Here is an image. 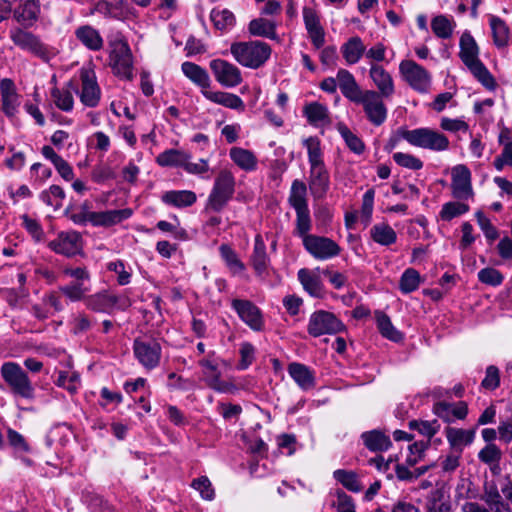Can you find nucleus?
Listing matches in <instances>:
<instances>
[{
  "mask_svg": "<svg viewBox=\"0 0 512 512\" xmlns=\"http://www.w3.org/2000/svg\"><path fill=\"white\" fill-rule=\"evenodd\" d=\"M459 57L471 74L487 89L496 87L494 77L479 58L480 48L469 31L463 32L459 40Z\"/></svg>",
  "mask_w": 512,
  "mask_h": 512,
  "instance_id": "obj_1",
  "label": "nucleus"
},
{
  "mask_svg": "<svg viewBox=\"0 0 512 512\" xmlns=\"http://www.w3.org/2000/svg\"><path fill=\"white\" fill-rule=\"evenodd\" d=\"M230 51L240 65L251 69L261 67L271 56V47L259 40L232 43Z\"/></svg>",
  "mask_w": 512,
  "mask_h": 512,
  "instance_id": "obj_2",
  "label": "nucleus"
},
{
  "mask_svg": "<svg viewBox=\"0 0 512 512\" xmlns=\"http://www.w3.org/2000/svg\"><path fill=\"white\" fill-rule=\"evenodd\" d=\"M0 373L15 396L32 400L35 397V388L27 373L18 363L6 362L1 366Z\"/></svg>",
  "mask_w": 512,
  "mask_h": 512,
  "instance_id": "obj_3",
  "label": "nucleus"
},
{
  "mask_svg": "<svg viewBox=\"0 0 512 512\" xmlns=\"http://www.w3.org/2000/svg\"><path fill=\"white\" fill-rule=\"evenodd\" d=\"M398 133L409 144L423 149L445 151L449 147L448 138L444 134L430 128L402 129Z\"/></svg>",
  "mask_w": 512,
  "mask_h": 512,
  "instance_id": "obj_4",
  "label": "nucleus"
},
{
  "mask_svg": "<svg viewBox=\"0 0 512 512\" xmlns=\"http://www.w3.org/2000/svg\"><path fill=\"white\" fill-rule=\"evenodd\" d=\"M235 191V178L230 171L222 170L215 179L209 194L206 210L220 212L232 199Z\"/></svg>",
  "mask_w": 512,
  "mask_h": 512,
  "instance_id": "obj_5",
  "label": "nucleus"
},
{
  "mask_svg": "<svg viewBox=\"0 0 512 512\" xmlns=\"http://www.w3.org/2000/svg\"><path fill=\"white\" fill-rule=\"evenodd\" d=\"M9 37L12 43L19 49L29 52L43 60H48L47 47L34 33L22 27H13L9 30Z\"/></svg>",
  "mask_w": 512,
  "mask_h": 512,
  "instance_id": "obj_6",
  "label": "nucleus"
},
{
  "mask_svg": "<svg viewBox=\"0 0 512 512\" xmlns=\"http://www.w3.org/2000/svg\"><path fill=\"white\" fill-rule=\"evenodd\" d=\"M399 71L411 88L419 93L429 91L431 75L424 67L413 60H403L399 65Z\"/></svg>",
  "mask_w": 512,
  "mask_h": 512,
  "instance_id": "obj_7",
  "label": "nucleus"
},
{
  "mask_svg": "<svg viewBox=\"0 0 512 512\" xmlns=\"http://www.w3.org/2000/svg\"><path fill=\"white\" fill-rule=\"evenodd\" d=\"M345 328L344 324L331 312L318 310L311 314L307 327L313 337L336 334Z\"/></svg>",
  "mask_w": 512,
  "mask_h": 512,
  "instance_id": "obj_8",
  "label": "nucleus"
},
{
  "mask_svg": "<svg viewBox=\"0 0 512 512\" xmlns=\"http://www.w3.org/2000/svg\"><path fill=\"white\" fill-rule=\"evenodd\" d=\"M133 352L139 363L147 370L156 368L161 359V345L152 338H136L133 343Z\"/></svg>",
  "mask_w": 512,
  "mask_h": 512,
  "instance_id": "obj_9",
  "label": "nucleus"
},
{
  "mask_svg": "<svg viewBox=\"0 0 512 512\" xmlns=\"http://www.w3.org/2000/svg\"><path fill=\"white\" fill-rule=\"evenodd\" d=\"M85 305L88 309L98 313H110L114 307L126 309L131 306V301L125 296H118L106 290L88 295L85 298Z\"/></svg>",
  "mask_w": 512,
  "mask_h": 512,
  "instance_id": "obj_10",
  "label": "nucleus"
},
{
  "mask_svg": "<svg viewBox=\"0 0 512 512\" xmlns=\"http://www.w3.org/2000/svg\"><path fill=\"white\" fill-rule=\"evenodd\" d=\"M381 98L377 91L365 90L355 102L363 106L368 120L375 126H380L387 118V108Z\"/></svg>",
  "mask_w": 512,
  "mask_h": 512,
  "instance_id": "obj_11",
  "label": "nucleus"
},
{
  "mask_svg": "<svg viewBox=\"0 0 512 512\" xmlns=\"http://www.w3.org/2000/svg\"><path fill=\"white\" fill-rule=\"evenodd\" d=\"M306 251L318 260H327L340 254V246L332 239L324 236H306L302 242Z\"/></svg>",
  "mask_w": 512,
  "mask_h": 512,
  "instance_id": "obj_12",
  "label": "nucleus"
},
{
  "mask_svg": "<svg viewBox=\"0 0 512 512\" xmlns=\"http://www.w3.org/2000/svg\"><path fill=\"white\" fill-rule=\"evenodd\" d=\"M81 89L78 92L81 103L90 108L97 107L101 99V89L93 69L80 70Z\"/></svg>",
  "mask_w": 512,
  "mask_h": 512,
  "instance_id": "obj_13",
  "label": "nucleus"
},
{
  "mask_svg": "<svg viewBox=\"0 0 512 512\" xmlns=\"http://www.w3.org/2000/svg\"><path fill=\"white\" fill-rule=\"evenodd\" d=\"M110 61L117 75L127 80L133 78L132 53L127 42L117 41L113 44Z\"/></svg>",
  "mask_w": 512,
  "mask_h": 512,
  "instance_id": "obj_14",
  "label": "nucleus"
},
{
  "mask_svg": "<svg viewBox=\"0 0 512 512\" xmlns=\"http://www.w3.org/2000/svg\"><path fill=\"white\" fill-rule=\"evenodd\" d=\"M48 247L57 254L72 257L82 250V236L76 231L60 232L56 239L48 243Z\"/></svg>",
  "mask_w": 512,
  "mask_h": 512,
  "instance_id": "obj_15",
  "label": "nucleus"
},
{
  "mask_svg": "<svg viewBox=\"0 0 512 512\" xmlns=\"http://www.w3.org/2000/svg\"><path fill=\"white\" fill-rule=\"evenodd\" d=\"M232 308L239 318L254 331H261L264 328V321L260 309L250 300L233 299Z\"/></svg>",
  "mask_w": 512,
  "mask_h": 512,
  "instance_id": "obj_16",
  "label": "nucleus"
},
{
  "mask_svg": "<svg viewBox=\"0 0 512 512\" xmlns=\"http://www.w3.org/2000/svg\"><path fill=\"white\" fill-rule=\"evenodd\" d=\"M210 69L215 79L224 87H235L242 82L239 68L226 60H212L210 62Z\"/></svg>",
  "mask_w": 512,
  "mask_h": 512,
  "instance_id": "obj_17",
  "label": "nucleus"
},
{
  "mask_svg": "<svg viewBox=\"0 0 512 512\" xmlns=\"http://www.w3.org/2000/svg\"><path fill=\"white\" fill-rule=\"evenodd\" d=\"M452 194L459 200H467L473 196L471 172L466 165L458 164L452 168Z\"/></svg>",
  "mask_w": 512,
  "mask_h": 512,
  "instance_id": "obj_18",
  "label": "nucleus"
},
{
  "mask_svg": "<svg viewBox=\"0 0 512 512\" xmlns=\"http://www.w3.org/2000/svg\"><path fill=\"white\" fill-rule=\"evenodd\" d=\"M0 96V110L8 118H14L18 113L20 106V95L17 92L13 80L10 78H4L0 81Z\"/></svg>",
  "mask_w": 512,
  "mask_h": 512,
  "instance_id": "obj_19",
  "label": "nucleus"
},
{
  "mask_svg": "<svg viewBox=\"0 0 512 512\" xmlns=\"http://www.w3.org/2000/svg\"><path fill=\"white\" fill-rule=\"evenodd\" d=\"M303 20L307 33L315 48H321L325 43V31L320 23L317 12L308 6L303 8Z\"/></svg>",
  "mask_w": 512,
  "mask_h": 512,
  "instance_id": "obj_20",
  "label": "nucleus"
},
{
  "mask_svg": "<svg viewBox=\"0 0 512 512\" xmlns=\"http://www.w3.org/2000/svg\"><path fill=\"white\" fill-rule=\"evenodd\" d=\"M330 187V176L325 165H317L310 167L309 189L316 199L323 198Z\"/></svg>",
  "mask_w": 512,
  "mask_h": 512,
  "instance_id": "obj_21",
  "label": "nucleus"
},
{
  "mask_svg": "<svg viewBox=\"0 0 512 512\" xmlns=\"http://www.w3.org/2000/svg\"><path fill=\"white\" fill-rule=\"evenodd\" d=\"M14 19L23 26H32L41 13L40 0H20L19 5L13 9Z\"/></svg>",
  "mask_w": 512,
  "mask_h": 512,
  "instance_id": "obj_22",
  "label": "nucleus"
},
{
  "mask_svg": "<svg viewBox=\"0 0 512 512\" xmlns=\"http://www.w3.org/2000/svg\"><path fill=\"white\" fill-rule=\"evenodd\" d=\"M369 76L378 89V94L384 98H390L394 92V81L388 71L383 66L372 63L369 70Z\"/></svg>",
  "mask_w": 512,
  "mask_h": 512,
  "instance_id": "obj_23",
  "label": "nucleus"
},
{
  "mask_svg": "<svg viewBox=\"0 0 512 512\" xmlns=\"http://www.w3.org/2000/svg\"><path fill=\"white\" fill-rule=\"evenodd\" d=\"M214 355V352L201 359L198 363L204 368V380L208 387L218 392H226L228 390V384L221 380V372L218 369L217 363L210 359Z\"/></svg>",
  "mask_w": 512,
  "mask_h": 512,
  "instance_id": "obj_24",
  "label": "nucleus"
},
{
  "mask_svg": "<svg viewBox=\"0 0 512 512\" xmlns=\"http://www.w3.org/2000/svg\"><path fill=\"white\" fill-rule=\"evenodd\" d=\"M250 262L256 275L263 277L270 264V258L266 252V244L260 234L255 236Z\"/></svg>",
  "mask_w": 512,
  "mask_h": 512,
  "instance_id": "obj_25",
  "label": "nucleus"
},
{
  "mask_svg": "<svg viewBox=\"0 0 512 512\" xmlns=\"http://www.w3.org/2000/svg\"><path fill=\"white\" fill-rule=\"evenodd\" d=\"M132 214L133 211L130 208L96 212L92 215V225L111 227L129 219Z\"/></svg>",
  "mask_w": 512,
  "mask_h": 512,
  "instance_id": "obj_26",
  "label": "nucleus"
},
{
  "mask_svg": "<svg viewBox=\"0 0 512 512\" xmlns=\"http://www.w3.org/2000/svg\"><path fill=\"white\" fill-rule=\"evenodd\" d=\"M337 84L344 97L352 102H356L364 91L357 84L354 76L346 69H340L337 73Z\"/></svg>",
  "mask_w": 512,
  "mask_h": 512,
  "instance_id": "obj_27",
  "label": "nucleus"
},
{
  "mask_svg": "<svg viewBox=\"0 0 512 512\" xmlns=\"http://www.w3.org/2000/svg\"><path fill=\"white\" fill-rule=\"evenodd\" d=\"M76 39L87 49L99 51L103 48L104 41L99 31L91 25H82L75 30Z\"/></svg>",
  "mask_w": 512,
  "mask_h": 512,
  "instance_id": "obj_28",
  "label": "nucleus"
},
{
  "mask_svg": "<svg viewBox=\"0 0 512 512\" xmlns=\"http://www.w3.org/2000/svg\"><path fill=\"white\" fill-rule=\"evenodd\" d=\"M202 94L204 97L211 102H214L218 105H222L224 107L234 109L237 111H244L245 104L243 100L236 94L223 92V91H209L202 90Z\"/></svg>",
  "mask_w": 512,
  "mask_h": 512,
  "instance_id": "obj_29",
  "label": "nucleus"
},
{
  "mask_svg": "<svg viewBox=\"0 0 512 512\" xmlns=\"http://www.w3.org/2000/svg\"><path fill=\"white\" fill-rule=\"evenodd\" d=\"M447 441L455 452L462 453L463 447L470 445L475 437L473 429L465 430L461 428L447 427L445 429Z\"/></svg>",
  "mask_w": 512,
  "mask_h": 512,
  "instance_id": "obj_30",
  "label": "nucleus"
},
{
  "mask_svg": "<svg viewBox=\"0 0 512 512\" xmlns=\"http://www.w3.org/2000/svg\"><path fill=\"white\" fill-rule=\"evenodd\" d=\"M288 373L297 385L303 390L315 386L314 372L306 365L293 362L288 365Z\"/></svg>",
  "mask_w": 512,
  "mask_h": 512,
  "instance_id": "obj_31",
  "label": "nucleus"
},
{
  "mask_svg": "<svg viewBox=\"0 0 512 512\" xmlns=\"http://www.w3.org/2000/svg\"><path fill=\"white\" fill-rule=\"evenodd\" d=\"M298 280L302 284L304 290L313 297H322L323 285L320 276L315 272L306 268L298 271Z\"/></svg>",
  "mask_w": 512,
  "mask_h": 512,
  "instance_id": "obj_32",
  "label": "nucleus"
},
{
  "mask_svg": "<svg viewBox=\"0 0 512 512\" xmlns=\"http://www.w3.org/2000/svg\"><path fill=\"white\" fill-rule=\"evenodd\" d=\"M161 200L167 204L177 208L192 206L196 200V194L190 190H171L165 192Z\"/></svg>",
  "mask_w": 512,
  "mask_h": 512,
  "instance_id": "obj_33",
  "label": "nucleus"
},
{
  "mask_svg": "<svg viewBox=\"0 0 512 512\" xmlns=\"http://www.w3.org/2000/svg\"><path fill=\"white\" fill-rule=\"evenodd\" d=\"M366 51L359 36L349 38L341 47V53L346 63L349 65L356 64Z\"/></svg>",
  "mask_w": 512,
  "mask_h": 512,
  "instance_id": "obj_34",
  "label": "nucleus"
},
{
  "mask_svg": "<svg viewBox=\"0 0 512 512\" xmlns=\"http://www.w3.org/2000/svg\"><path fill=\"white\" fill-rule=\"evenodd\" d=\"M183 74L194 84L207 90L210 86V77L205 69L193 62H184L181 65Z\"/></svg>",
  "mask_w": 512,
  "mask_h": 512,
  "instance_id": "obj_35",
  "label": "nucleus"
},
{
  "mask_svg": "<svg viewBox=\"0 0 512 512\" xmlns=\"http://www.w3.org/2000/svg\"><path fill=\"white\" fill-rule=\"evenodd\" d=\"M361 438L364 445L373 452L386 451L392 445L390 438L378 430L364 432Z\"/></svg>",
  "mask_w": 512,
  "mask_h": 512,
  "instance_id": "obj_36",
  "label": "nucleus"
},
{
  "mask_svg": "<svg viewBox=\"0 0 512 512\" xmlns=\"http://www.w3.org/2000/svg\"><path fill=\"white\" fill-rule=\"evenodd\" d=\"M191 156L182 150L168 149L160 153L156 162L162 167H184L186 160H190Z\"/></svg>",
  "mask_w": 512,
  "mask_h": 512,
  "instance_id": "obj_37",
  "label": "nucleus"
},
{
  "mask_svg": "<svg viewBox=\"0 0 512 512\" xmlns=\"http://www.w3.org/2000/svg\"><path fill=\"white\" fill-rule=\"evenodd\" d=\"M74 89L73 83H68V88L59 89L57 87L51 90V97L56 107L64 112H70L74 106V98L72 94Z\"/></svg>",
  "mask_w": 512,
  "mask_h": 512,
  "instance_id": "obj_38",
  "label": "nucleus"
},
{
  "mask_svg": "<svg viewBox=\"0 0 512 512\" xmlns=\"http://www.w3.org/2000/svg\"><path fill=\"white\" fill-rule=\"evenodd\" d=\"M308 122L312 125L328 124L329 123V111L327 106L312 102L307 104L303 110Z\"/></svg>",
  "mask_w": 512,
  "mask_h": 512,
  "instance_id": "obj_39",
  "label": "nucleus"
},
{
  "mask_svg": "<svg viewBox=\"0 0 512 512\" xmlns=\"http://www.w3.org/2000/svg\"><path fill=\"white\" fill-rule=\"evenodd\" d=\"M249 33L254 36L276 39V24L266 18H257L250 21L248 26Z\"/></svg>",
  "mask_w": 512,
  "mask_h": 512,
  "instance_id": "obj_40",
  "label": "nucleus"
},
{
  "mask_svg": "<svg viewBox=\"0 0 512 512\" xmlns=\"http://www.w3.org/2000/svg\"><path fill=\"white\" fill-rule=\"evenodd\" d=\"M229 155L233 162L243 170L252 171L257 166L255 155L247 149L233 147L230 149Z\"/></svg>",
  "mask_w": 512,
  "mask_h": 512,
  "instance_id": "obj_41",
  "label": "nucleus"
},
{
  "mask_svg": "<svg viewBox=\"0 0 512 512\" xmlns=\"http://www.w3.org/2000/svg\"><path fill=\"white\" fill-rule=\"evenodd\" d=\"M97 11L105 16L120 20L124 19L126 15L130 13V8L125 0H117L114 3L101 1L97 4Z\"/></svg>",
  "mask_w": 512,
  "mask_h": 512,
  "instance_id": "obj_42",
  "label": "nucleus"
},
{
  "mask_svg": "<svg viewBox=\"0 0 512 512\" xmlns=\"http://www.w3.org/2000/svg\"><path fill=\"white\" fill-rule=\"evenodd\" d=\"M371 238L378 244L389 246L396 242L397 234L394 229L386 223H379L370 229Z\"/></svg>",
  "mask_w": 512,
  "mask_h": 512,
  "instance_id": "obj_43",
  "label": "nucleus"
},
{
  "mask_svg": "<svg viewBox=\"0 0 512 512\" xmlns=\"http://www.w3.org/2000/svg\"><path fill=\"white\" fill-rule=\"evenodd\" d=\"M377 327L381 335L391 341L399 342L403 339V334L392 324L390 318L383 312H376Z\"/></svg>",
  "mask_w": 512,
  "mask_h": 512,
  "instance_id": "obj_44",
  "label": "nucleus"
},
{
  "mask_svg": "<svg viewBox=\"0 0 512 512\" xmlns=\"http://www.w3.org/2000/svg\"><path fill=\"white\" fill-rule=\"evenodd\" d=\"M490 26L494 44L497 47H504L508 43L509 29L506 23L498 16H490Z\"/></svg>",
  "mask_w": 512,
  "mask_h": 512,
  "instance_id": "obj_45",
  "label": "nucleus"
},
{
  "mask_svg": "<svg viewBox=\"0 0 512 512\" xmlns=\"http://www.w3.org/2000/svg\"><path fill=\"white\" fill-rule=\"evenodd\" d=\"M219 252L230 272L234 275L245 270L244 263L239 259L237 253L227 244L219 247Z\"/></svg>",
  "mask_w": 512,
  "mask_h": 512,
  "instance_id": "obj_46",
  "label": "nucleus"
},
{
  "mask_svg": "<svg viewBox=\"0 0 512 512\" xmlns=\"http://www.w3.org/2000/svg\"><path fill=\"white\" fill-rule=\"evenodd\" d=\"M425 512H452V505L450 500L437 490L428 496Z\"/></svg>",
  "mask_w": 512,
  "mask_h": 512,
  "instance_id": "obj_47",
  "label": "nucleus"
},
{
  "mask_svg": "<svg viewBox=\"0 0 512 512\" xmlns=\"http://www.w3.org/2000/svg\"><path fill=\"white\" fill-rule=\"evenodd\" d=\"M455 23L445 15H438L431 21L433 33L441 39H448L452 36Z\"/></svg>",
  "mask_w": 512,
  "mask_h": 512,
  "instance_id": "obj_48",
  "label": "nucleus"
},
{
  "mask_svg": "<svg viewBox=\"0 0 512 512\" xmlns=\"http://www.w3.org/2000/svg\"><path fill=\"white\" fill-rule=\"evenodd\" d=\"M306 191L307 188L303 182L299 180L293 181L289 196V203L294 208V210L308 208Z\"/></svg>",
  "mask_w": 512,
  "mask_h": 512,
  "instance_id": "obj_49",
  "label": "nucleus"
},
{
  "mask_svg": "<svg viewBox=\"0 0 512 512\" xmlns=\"http://www.w3.org/2000/svg\"><path fill=\"white\" fill-rule=\"evenodd\" d=\"M337 131L344 139L348 148L355 154H362L365 150L363 141L354 134L345 124L339 123L337 125Z\"/></svg>",
  "mask_w": 512,
  "mask_h": 512,
  "instance_id": "obj_50",
  "label": "nucleus"
},
{
  "mask_svg": "<svg viewBox=\"0 0 512 512\" xmlns=\"http://www.w3.org/2000/svg\"><path fill=\"white\" fill-rule=\"evenodd\" d=\"M60 291L72 302L84 301L90 288L83 282H71L61 286Z\"/></svg>",
  "mask_w": 512,
  "mask_h": 512,
  "instance_id": "obj_51",
  "label": "nucleus"
},
{
  "mask_svg": "<svg viewBox=\"0 0 512 512\" xmlns=\"http://www.w3.org/2000/svg\"><path fill=\"white\" fill-rule=\"evenodd\" d=\"M334 478L352 492H360L363 488L356 473L353 471L338 469L334 471Z\"/></svg>",
  "mask_w": 512,
  "mask_h": 512,
  "instance_id": "obj_52",
  "label": "nucleus"
},
{
  "mask_svg": "<svg viewBox=\"0 0 512 512\" xmlns=\"http://www.w3.org/2000/svg\"><path fill=\"white\" fill-rule=\"evenodd\" d=\"M307 148L308 161L311 166L323 165L322 150L320 140L317 137H309L303 141Z\"/></svg>",
  "mask_w": 512,
  "mask_h": 512,
  "instance_id": "obj_53",
  "label": "nucleus"
},
{
  "mask_svg": "<svg viewBox=\"0 0 512 512\" xmlns=\"http://www.w3.org/2000/svg\"><path fill=\"white\" fill-rule=\"evenodd\" d=\"M296 212V229L295 234L302 238L304 241L306 236H310L309 231L311 230V218L309 208L295 210Z\"/></svg>",
  "mask_w": 512,
  "mask_h": 512,
  "instance_id": "obj_54",
  "label": "nucleus"
},
{
  "mask_svg": "<svg viewBox=\"0 0 512 512\" xmlns=\"http://www.w3.org/2000/svg\"><path fill=\"white\" fill-rule=\"evenodd\" d=\"M210 18L214 26L219 30H225L227 28H230L235 23L234 14L227 9H213L211 11Z\"/></svg>",
  "mask_w": 512,
  "mask_h": 512,
  "instance_id": "obj_55",
  "label": "nucleus"
},
{
  "mask_svg": "<svg viewBox=\"0 0 512 512\" xmlns=\"http://www.w3.org/2000/svg\"><path fill=\"white\" fill-rule=\"evenodd\" d=\"M420 284V274L413 268H408L404 271L400 278V289L403 293H410L415 291Z\"/></svg>",
  "mask_w": 512,
  "mask_h": 512,
  "instance_id": "obj_56",
  "label": "nucleus"
},
{
  "mask_svg": "<svg viewBox=\"0 0 512 512\" xmlns=\"http://www.w3.org/2000/svg\"><path fill=\"white\" fill-rule=\"evenodd\" d=\"M469 211V205L462 202H447L442 206L440 217L444 221L463 215Z\"/></svg>",
  "mask_w": 512,
  "mask_h": 512,
  "instance_id": "obj_57",
  "label": "nucleus"
},
{
  "mask_svg": "<svg viewBox=\"0 0 512 512\" xmlns=\"http://www.w3.org/2000/svg\"><path fill=\"white\" fill-rule=\"evenodd\" d=\"M409 427L412 430H417L420 434L430 439L439 431L440 423L438 422V420H412L409 422Z\"/></svg>",
  "mask_w": 512,
  "mask_h": 512,
  "instance_id": "obj_58",
  "label": "nucleus"
},
{
  "mask_svg": "<svg viewBox=\"0 0 512 512\" xmlns=\"http://www.w3.org/2000/svg\"><path fill=\"white\" fill-rule=\"evenodd\" d=\"M90 209V202L85 201L77 207L69 217L77 225H86L88 222L92 224V215H95L96 212H93Z\"/></svg>",
  "mask_w": 512,
  "mask_h": 512,
  "instance_id": "obj_59",
  "label": "nucleus"
},
{
  "mask_svg": "<svg viewBox=\"0 0 512 512\" xmlns=\"http://www.w3.org/2000/svg\"><path fill=\"white\" fill-rule=\"evenodd\" d=\"M478 279L483 284L496 287L502 284L504 276L497 269L486 267L478 272Z\"/></svg>",
  "mask_w": 512,
  "mask_h": 512,
  "instance_id": "obj_60",
  "label": "nucleus"
},
{
  "mask_svg": "<svg viewBox=\"0 0 512 512\" xmlns=\"http://www.w3.org/2000/svg\"><path fill=\"white\" fill-rule=\"evenodd\" d=\"M501 450L495 444H488L482 448L478 453V458L481 462L492 465H498L501 460Z\"/></svg>",
  "mask_w": 512,
  "mask_h": 512,
  "instance_id": "obj_61",
  "label": "nucleus"
},
{
  "mask_svg": "<svg viewBox=\"0 0 512 512\" xmlns=\"http://www.w3.org/2000/svg\"><path fill=\"white\" fill-rule=\"evenodd\" d=\"M393 159L399 166L411 170H420L423 167V162L419 158L408 153L396 152Z\"/></svg>",
  "mask_w": 512,
  "mask_h": 512,
  "instance_id": "obj_62",
  "label": "nucleus"
},
{
  "mask_svg": "<svg viewBox=\"0 0 512 512\" xmlns=\"http://www.w3.org/2000/svg\"><path fill=\"white\" fill-rule=\"evenodd\" d=\"M22 225L28 231V233L35 239V241L40 242L44 238V231L40 225V223L30 218L28 215H23L21 217Z\"/></svg>",
  "mask_w": 512,
  "mask_h": 512,
  "instance_id": "obj_63",
  "label": "nucleus"
},
{
  "mask_svg": "<svg viewBox=\"0 0 512 512\" xmlns=\"http://www.w3.org/2000/svg\"><path fill=\"white\" fill-rule=\"evenodd\" d=\"M192 487L198 490L201 497L205 500H212L214 498V490L208 477L201 476L192 481Z\"/></svg>",
  "mask_w": 512,
  "mask_h": 512,
  "instance_id": "obj_64",
  "label": "nucleus"
}]
</instances>
